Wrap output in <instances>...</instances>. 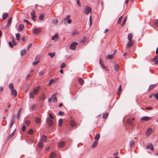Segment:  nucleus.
<instances>
[{
	"label": "nucleus",
	"mask_w": 158,
	"mask_h": 158,
	"mask_svg": "<svg viewBox=\"0 0 158 158\" xmlns=\"http://www.w3.org/2000/svg\"><path fill=\"white\" fill-rule=\"evenodd\" d=\"M89 22H90V26L92 23V19L91 15L89 16Z\"/></svg>",
	"instance_id": "obj_54"
},
{
	"label": "nucleus",
	"mask_w": 158,
	"mask_h": 158,
	"mask_svg": "<svg viewBox=\"0 0 158 158\" xmlns=\"http://www.w3.org/2000/svg\"><path fill=\"white\" fill-rule=\"evenodd\" d=\"M78 33V31L77 30H75L73 31L72 34L73 35H75L77 34Z\"/></svg>",
	"instance_id": "obj_42"
},
{
	"label": "nucleus",
	"mask_w": 158,
	"mask_h": 158,
	"mask_svg": "<svg viewBox=\"0 0 158 158\" xmlns=\"http://www.w3.org/2000/svg\"><path fill=\"white\" fill-rule=\"evenodd\" d=\"M26 50L25 49L22 50L21 51V55L22 56L25 55L26 53Z\"/></svg>",
	"instance_id": "obj_34"
},
{
	"label": "nucleus",
	"mask_w": 158,
	"mask_h": 158,
	"mask_svg": "<svg viewBox=\"0 0 158 158\" xmlns=\"http://www.w3.org/2000/svg\"><path fill=\"white\" fill-rule=\"evenodd\" d=\"M25 123L26 125H28L30 124V122L28 120L26 121Z\"/></svg>",
	"instance_id": "obj_62"
},
{
	"label": "nucleus",
	"mask_w": 158,
	"mask_h": 158,
	"mask_svg": "<svg viewBox=\"0 0 158 158\" xmlns=\"http://www.w3.org/2000/svg\"><path fill=\"white\" fill-rule=\"evenodd\" d=\"M66 67V64L64 63H63L61 65L60 67L61 68H64Z\"/></svg>",
	"instance_id": "obj_53"
},
{
	"label": "nucleus",
	"mask_w": 158,
	"mask_h": 158,
	"mask_svg": "<svg viewBox=\"0 0 158 158\" xmlns=\"http://www.w3.org/2000/svg\"><path fill=\"white\" fill-rule=\"evenodd\" d=\"M26 129V127L24 125H23L22 128V131H24Z\"/></svg>",
	"instance_id": "obj_57"
},
{
	"label": "nucleus",
	"mask_w": 158,
	"mask_h": 158,
	"mask_svg": "<svg viewBox=\"0 0 158 158\" xmlns=\"http://www.w3.org/2000/svg\"><path fill=\"white\" fill-rule=\"evenodd\" d=\"M35 106L34 104H33L32 105L31 108V109L32 110H33L35 108Z\"/></svg>",
	"instance_id": "obj_56"
},
{
	"label": "nucleus",
	"mask_w": 158,
	"mask_h": 158,
	"mask_svg": "<svg viewBox=\"0 0 158 158\" xmlns=\"http://www.w3.org/2000/svg\"><path fill=\"white\" fill-rule=\"evenodd\" d=\"M123 16H121L119 19L118 21V23L120 24L122 21V19H123Z\"/></svg>",
	"instance_id": "obj_47"
},
{
	"label": "nucleus",
	"mask_w": 158,
	"mask_h": 158,
	"mask_svg": "<svg viewBox=\"0 0 158 158\" xmlns=\"http://www.w3.org/2000/svg\"><path fill=\"white\" fill-rule=\"evenodd\" d=\"M65 144L64 141H61L58 143V146L59 148H62L64 147Z\"/></svg>",
	"instance_id": "obj_18"
},
{
	"label": "nucleus",
	"mask_w": 158,
	"mask_h": 158,
	"mask_svg": "<svg viewBox=\"0 0 158 158\" xmlns=\"http://www.w3.org/2000/svg\"><path fill=\"white\" fill-rule=\"evenodd\" d=\"M71 17V16L70 15H69L67 16V17H66L64 19V21L65 22L68 19H69Z\"/></svg>",
	"instance_id": "obj_58"
},
{
	"label": "nucleus",
	"mask_w": 158,
	"mask_h": 158,
	"mask_svg": "<svg viewBox=\"0 0 158 158\" xmlns=\"http://www.w3.org/2000/svg\"><path fill=\"white\" fill-rule=\"evenodd\" d=\"M12 20L11 17H10L8 21V25L9 26L11 23Z\"/></svg>",
	"instance_id": "obj_49"
},
{
	"label": "nucleus",
	"mask_w": 158,
	"mask_h": 158,
	"mask_svg": "<svg viewBox=\"0 0 158 158\" xmlns=\"http://www.w3.org/2000/svg\"><path fill=\"white\" fill-rule=\"evenodd\" d=\"M151 117L147 116H144L141 118V119L145 121H148L150 120Z\"/></svg>",
	"instance_id": "obj_13"
},
{
	"label": "nucleus",
	"mask_w": 158,
	"mask_h": 158,
	"mask_svg": "<svg viewBox=\"0 0 158 158\" xmlns=\"http://www.w3.org/2000/svg\"><path fill=\"white\" fill-rule=\"evenodd\" d=\"M133 37V35L131 33H129L127 36V39L129 41H132L131 40Z\"/></svg>",
	"instance_id": "obj_20"
},
{
	"label": "nucleus",
	"mask_w": 158,
	"mask_h": 158,
	"mask_svg": "<svg viewBox=\"0 0 158 158\" xmlns=\"http://www.w3.org/2000/svg\"><path fill=\"white\" fill-rule=\"evenodd\" d=\"M70 125L72 127H74L76 125V123L75 122V121L73 120H71L70 122Z\"/></svg>",
	"instance_id": "obj_21"
},
{
	"label": "nucleus",
	"mask_w": 158,
	"mask_h": 158,
	"mask_svg": "<svg viewBox=\"0 0 158 158\" xmlns=\"http://www.w3.org/2000/svg\"><path fill=\"white\" fill-rule=\"evenodd\" d=\"M98 141L97 140H95L94 141L92 145V148H95L97 145H98Z\"/></svg>",
	"instance_id": "obj_17"
},
{
	"label": "nucleus",
	"mask_w": 158,
	"mask_h": 158,
	"mask_svg": "<svg viewBox=\"0 0 158 158\" xmlns=\"http://www.w3.org/2000/svg\"><path fill=\"white\" fill-rule=\"evenodd\" d=\"M35 11L34 10H33L31 13V19L33 21L35 20Z\"/></svg>",
	"instance_id": "obj_10"
},
{
	"label": "nucleus",
	"mask_w": 158,
	"mask_h": 158,
	"mask_svg": "<svg viewBox=\"0 0 158 158\" xmlns=\"http://www.w3.org/2000/svg\"><path fill=\"white\" fill-rule=\"evenodd\" d=\"M134 43V42L133 41H129L127 45V48H129L132 47Z\"/></svg>",
	"instance_id": "obj_8"
},
{
	"label": "nucleus",
	"mask_w": 158,
	"mask_h": 158,
	"mask_svg": "<svg viewBox=\"0 0 158 158\" xmlns=\"http://www.w3.org/2000/svg\"><path fill=\"white\" fill-rule=\"evenodd\" d=\"M122 87L121 85H120L119 87V88L118 90V93H120L121 91Z\"/></svg>",
	"instance_id": "obj_52"
},
{
	"label": "nucleus",
	"mask_w": 158,
	"mask_h": 158,
	"mask_svg": "<svg viewBox=\"0 0 158 158\" xmlns=\"http://www.w3.org/2000/svg\"><path fill=\"white\" fill-rule=\"evenodd\" d=\"M52 99L53 102H55L57 101V98L56 96H55L54 94H53L52 96Z\"/></svg>",
	"instance_id": "obj_26"
},
{
	"label": "nucleus",
	"mask_w": 158,
	"mask_h": 158,
	"mask_svg": "<svg viewBox=\"0 0 158 158\" xmlns=\"http://www.w3.org/2000/svg\"><path fill=\"white\" fill-rule=\"evenodd\" d=\"M114 56V53L111 55H109L106 56V58L107 59H110Z\"/></svg>",
	"instance_id": "obj_29"
},
{
	"label": "nucleus",
	"mask_w": 158,
	"mask_h": 158,
	"mask_svg": "<svg viewBox=\"0 0 158 158\" xmlns=\"http://www.w3.org/2000/svg\"><path fill=\"white\" fill-rule=\"evenodd\" d=\"M135 142L134 141H131L130 142L129 146L130 147L132 148L134 145Z\"/></svg>",
	"instance_id": "obj_36"
},
{
	"label": "nucleus",
	"mask_w": 158,
	"mask_h": 158,
	"mask_svg": "<svg viewBox=\"0 0 158 158\" xmlns=\"http://www.w3.org/2000/svg\"><path fill=\"white\" fill-rule=\"evenodd\" d=\"M15 119L13 118V116L12 117V120H11V121L10 126V128H11L12 127V126L15 123Z\"/></svg>",
	"instance_id": "obj_27"
},
{
	"label": "nucleus",
	"mask_w": 158,
	"mask_h": 158,
	"mask_svg": "<svg viewBox=\"0 0 158 158\" xmlns=\"http://www.w3.org/2000/svg\"><path fill=\"white\" fill-rule=\"evenodd\" d=\"M63 123V119L62 118H60L58 122V125L60 127L61 126Z\"/></svg>",
	"instance_id": "obj_32"
},
{
	"label": "nucleus",
	"mask_w": 158,
	"mask_h": 158,
	"mask_svg": "<svg viewBox=\"0 0 158 158\" xmlns=\"http://www.w3.org/2000/svg\"><path fill=\"white\" fill-rule=\"evenodd\" d=\"M58 19L56 18L54 19L53 21V23L54 24L58 23Z\"/></svg>",
	"instance_id": "obj_45"
},
{
	"label": "nucleus",
	"mask_w": 158,
	"mask_h": 158,
	"mask_svg": "<svg viewBox=\"0 0 158 158\" xmlns=\"http://www.w3.org/2000/svg\"><path fill=\"white\" fill-rule=\"evenodd\" d=\"M100 137V135L99 133L97 134L94 138L95 140L98 141Z\"/></svg>",
	"instance_id": "obj_23"
},
{
	"label": "nucleus",
	"mask_w": 158,
	"mask_h": 158,
	"mask_svg": "<svg viewBox=\"0 0 158 158\" xmlns=\"http://www.w3.org/2000/svg\"><path fill=\"white\" fill-rule=\"evenodd\" d=\"M33 132V130L32 129H31L29 130V131H28V133L30 135H32V134Z\"/></svg>",
	"instance_id": "obj_50"
},
{
	"label": "nucleus",
	"mask_w": 158,
	"mask_h": 158,
	"mask_svg": "<svg viewBox=\"0 0 158 158\" xmlns=\"http://www.w3.org/2000/svg\"><path fill=\"white\" fill-rule=\"evenodd\" d=\"M47 139V137L44 135H43L42 136H41L40 137V141L42 142H45Z\"/></svg>",
	"instance_id": "obj_9"
},
{
	"label": "nucleus",
	"mask_w": 158,
	"mask_h": 158,
	"mask_svg": "<svg viewBox=\"0 0 158 158\" xmlns=\"http://www.w3.org/2000/svg\"><path fill=\"white\" fill-rule=\"evenodd\" d=\"M66 21H67V22L69 24H70L72 22L71 19H68Z\"/></svg>",
	"instance_id": "obj_59"
},
{
	"label": "nucleus",
	"mask_w": 158,
	"mask_h": 158,
	"mask_svg": "<svg viewBox=\"0 0 158 158\" xmlns=\"http://www.w3.org/2000/svg\"><path fill=\"white\" fill-rule=\"evenodd\" d=\"M134 119L133 118L128 119L127 121V123L131 126H134Z\"/></svg>",
	"instance_id": "obj_3"
},
{
	"label": "nucleus",
	"mask_w": 158,
	"mask_h": 158,
	"mask_svg": "<svg viewBox=\"0 0 158 158\" xmlns=\"http://www.w3.org/2000/svg\"><path fill=\"white\" fill-rule=\"evenodd\" d=\"M56 154L54 152H52L51 153L50 157L51 158H53L56 156Z\"/></svg>",
	"instance_id": "obj_44"
},
{
	"label": "nucleus",
	"mask_w": 158,
	"mask_h": 158,
	"mask_svg": "<svg viewBox=\"0 0 158 158\" xmlns=\"http://www.w3.org/2000/svg\"><path fill=\"white\" fill-rule=\"evenodd\" d=\"M32 46L31 44H30L27 47V50H28Z\"/></svg>",
	"instance_id": "obj_61"
},
{
	"label": "nucleus",
	"mask_w": 158,
	"mask_h": 158,
	"mask_svg": "<svg viewBox=\"0 0 158 158\" xmlns=\"http://www.w3.org/2000/svg\"><path fill=\"white\" fill-rule=\"evenodd\" d=\"M156 86V84L151 85L149 88V89L151 90L153 89Z\"/></svg>",
	"instance_id": "obj_40"
},
{
	"label": "nucleus",
	"mask_w": 158,
	"mask_h": 158,
	"mask_svg": "<svg viewBox=\"0 0 158 158\" xmlns=\"http://www.w3.org/2000/svg\"><path fill=\"white\" fill-rule=\"evenodd\" d=\"M9 46L11 48H13V46L12 44V42H9Z\"/></svg>",
	"instance_id": "obj_64"
},
{
	"label": "nucleus",
	"mask_w": 158,
	"mask_h": 158,
	"mask_svg": "<svg viewBox=\"0 0 158 158\" xmlns=\"http://www.w3.org/2000/svg\"><path fill=\"white\" fill-rule=\"evenodd\" d=\"M91 9L90 7L87 6L84 9V13L86 15H88L89 13H91Z\"/></svg>",
	"instance_id": "obj_2"
},
{
	"label": "nucleus",
	"mask_w": 158,
	"mask_h": 158,
	"mask_svg": "<svg viewBox=\"0 0 158 158\" xmlns=\"http://www.w3.org/2000/svg\"><path fill=\"white\" fill-rule=\"evenodd\" d=\"M78 82L81 85H82L84 84V80L82 78H79L78 79Z\"/></svg>",
	"instance_id": "obj_28"
},
{
	"label": "nucleus",
	"mask_w": 158,
	"mask_h": 158,
	"mask_svg": "<svg viewBox=\"0 0 158 158\" xmlns=\"http://www.w3.org/2000/svg\"><path fill=\"white\" fill-rule=\"evenodd\" d=\"M114 69L116 71H118L119 70V66L118 64H117L114 67Z\"/></svg>",
	"instance_id": "obj_33"
},
{
	"label": "nucleus",
	"mask_w": 158,
	"mask_h": 158,
	"mask_svg": "<svg viewBox=\"0 0 158 158\" xmlns=\"http://www.w3.org/2000/svg\"><path fill=\"white\" fill-rule=\"evenodd\" d=\"M152 131V128H148L146 131V135L148 136H149V135H150L151 134Z\"/></svg>",
	"instance_id": "obj_14"
},
{
	"label": "nucleus",
	"mask_w": 158,
	"mask_h": 158,
	"mask_svg": "<svg viewBox=\"0 0 158 158\" xmlns=\"http://www.w3.org/2000/svg\"><path fill=\"white\" fill-rule=\"evenodd\" d=\"M23 21L27 23V24H29L30 25L31 24V23L27 19H24L23 20Z\"/></svg>",
	"instance_id": "obj_55"
},
{
	"label": "nucleus",
	"mask_w": 158,
	"mask_h": 158,
	"mask_svg": "<svg viewBox=\"0 0 158 158\" xmlns=\"http://www.w3.org/2000/svg\"><path fill=\"white\" fill-rule=\"evenodd\" d=\"M99 63L102 68L107 70V71H109V69L107 68V67L104 65L103 61L101 59H100L99 60Z\"/></svg>",
	"instance_id": "obj_5"
},
{
	"label": "nucleus",
	"mask_w": 158,
	"mask_h": 158,
	"mask_svg": "<svg viewBox=\"0 0 158 158\" xmlns=\"http://www.w3.org/2000/svg\"><path fill=\"white\" fill-rule=\"evenodd\" d=\"M35 119V121L36 124L39 123L40 122V118L38 117H36L34 118Z\"/></svg>",
	"instance_id": "obj_25"
},
{
	"label": "nucleus",
	"mask_w": 158,
	"mask_h": 158,
	"mask_svg": "<svg viewBox=\"0 0 158 158\" xmlns=\"http://www.w3.org/2000/svg\"><path fill=\"white\" fill-rule=\"evenodd\" d=\"M127 17L126 16V17H125V18L123 20V23L122 24V25H121V26L122 27H123L124 26V25L126 22V21L127 20Z\"/></svg>",
	"instance_id": "obj_30"
},
{
	"label": "nucleus",
	"mask_w": 158,
	"mask_h": 158,
	"mask_svg": "<svg viewBox=\"0 0 158 158\" xmlns=\"http://www.w3.org/2000/svg\"><path fill=\"white\" fill-rule=\"evenodd\" d=\"M46 122L47 124L50 126L51 127L53 125V122L52 120H51L49 118H47Z\"/></svg>",
	"instance_id": "obj_6"
},
{
	"label": "nucleus",
	"mask_w": 158,
	"mask_h": 158,
	"mask_svg": "<svg viewBox=\"0 0 158 158\" xmlns=\"http://www.w3.org/2000/svg\"><path fill=\"white\" fill-rule=\"evenodd\" d=\"M15 35L16 40H19L20 39V36L19 34V33H16V34Z\"/></svg>",
	"instance_id": "obj_41"
},
{
	"label": "nucleus",
	"mask_w": 158,
	"mask_h": 158,
	"mask_svg": "<svg viewBox=\"0 0 158 158\" xmlns=\"http://www.w3.org/2000/svg\"><path fill=\"white\" fill-rule=\"evenodd\" d=\"M24 27V25L22 24H20L19 27V31H22Z\"/></svg>",
	"instance_id": "obj_19"
},
{
	"label": "nucleus",
	"mask_w": 158,
	"mask_h": 158,
	"mask_svg": "<svg viewBox=\"0 0 158 158\" xmlns=\"http://www.w3.org/2000/svg\"><path fill=\"white\" fill-rule=\"evenodd\" d=\"M11 91V93L12 95L14 96V97H16L17 94V92L15 89H13L10 90Z\"/></svg>",
	"instance_id": "obj_16"
},
{
	"label": "nucleus",
	"mask_w": 158,
	"mask_h": 158,
	"mask_svg": "<svg viewBox=\"0 0 158 158\" xmlns=\"http://www.w3.org/2000/svg\"><path fill=\"white\" fill-rule=\"evenodd\" d=\"M12 43H13V44L14 45H16L17 43L15 41L14 39H13L12 40Z\"/></svg>",
	"instance_id": "obj_51"
},
{
	"label": "nucleus",
	"mask_w": 158,
	"mask_h": 158,
	"mask_svg": "<svg viewBox=\"0 0 158 158\" xmlns=\"http://www.w3.org/2000/svg\"><path fill=\"white\" fill-rule=\"evenodd\" d=\"M77 43L76 42H73L70 46L69 48L71 50H75L76 48V46L77 45Z\"/></svg>",
	"instance_id": "obj_4"
},
{
	"label": "nucleus",
	"mask_w": 158,
	"mask_h": 158,
	"mask_svg": "<svg viewBox=\"0 0 158 158\" xmlns=\"http://www.w3.org/2000/svg\"><path fill=\"white\" fill-rule=\"evenodd\" d=\"M42 142H41L40 141V142H39L38 143V146L40 148H42L43 147V143Z\"/></svg>",
	"instance_id": "obj_39"
},
{
	"label": "nucleus",
	"mask_w": 158,
	"mask_h": 158,
	"mask_svg": "<svg viewBox=\"0 0 158 158\" xmlns=\"http://www.w3.org/2000/svg\"><path fill=\"white\" fill-rule=\"evenodd\" d=\"M58 35L57 33L55 34L52 37V40H54L56 38L58 37Z\"/></svg>",
	"instance_id": "obj_46"
},
{
	"label": "nucleus",
	"mask_w": 158,
	"mask_h": 158,
	"mask_svg": "<svg viewBox=\"0 0 158 158\" xmlns=\"http://www.w3.org/2000/svg\"><path fill=\"white\" fill-rule=\"evenodd\" d=\"M8 16V14L7 13H3L2 15V19L3 20H5Z\"/></svg>",
	"instance_id": "obj_22"
},
{
	"label": "nucleus",
	"mask_w": 158,
	"mask_h": 158,
	"mask_svg": "<svg viewBox=\"0 0 158 158\" xmlns=\"http://www.w3.org/2000/svg\"><path fill=\"white\" fill-rule=\"evenodd\" d=\"M22 107H20L19 110L18 111L17 114V119H19L20 117V116L22 111Z\"/></svg>",
	"instance_id": "obj_12"
},
{
	"label": "nucleus",
	"mask_w": 158,
	"mask_h": 158,
	"mask_svg": "<svg viewBox=\"0 0 158 158\" xmlns=\"http://www.w3.org/2000/svg\"><path fill=\"white\" fill-rule=\"evenodd\" d=\"M151 60L152 61H154L155 64H158V55H156Z\"/></svg>",
	"instance_id": "obj_7"
},
{
	"label": "nucleus",
	"mask_w": 158,
	"mask_h": 158,
	"mask_svg": "<svg viewBox=\"0 0 158 158\" xmlns=\"http://www.w3.org/2000/svg\"><path fill=\"white\" fill-rule=\"evenodd\" d=\"M9 89L10 90L14 89V85L13 83H11L9 85Z\"/></svg>",
	"instance_id": "obj_35"
},
{
	"label": "nucleus",
	"mask_w": 158,
	"mask_h": 158,
	"mask_svg": "<svg viewBox=\"0 0 158 158\" xmlns=\"http://www.w3.org/2000/svg\"><path fill=\"white\" fill-rule=\"evenodd\" d=\"M41 30L40 29L35 28L33 30V32L35 34H38L40 33Z\"/></svg>",
	"instance_id": "obj_15"
},
{
	"label": "nucleus",
	"mask_w": 158,
	"mask_h": 158,
	"mask_svg": "<svg viewBox=\"0 0 158 158\" xmlns=\"http://www.w3.org/2000/svg\"><path fill=\"white\" fill-rule=\"evenodd\" d=\"M45 98L44 94H43L41 95V97H40V99L42 100H44Z\"/></svg>",
	"instance_id": "obj_43"
},
{
	"label": "nucleus",
	"mask_w": 158,
	"mask_h": 158,
	"mask_svg": "<svg viewBox=\"0 0 158 158\" xmlns=\"http://www.w3.org/2000/svg\"><path fill=\"white\" fill-rule=\"evenodd\" d=\"M108 115V113L106 112V113L104 114L103 115L102 117L104 118H106L107 117Z\"/></svg>",
	"instance_id": "obj_38"
},
{
	"label": "nucleus",
	"mask_w": 158,
	"mask_h": 158,
	"mask_svg": "<svg viewBox=\"0 0 158 158\" xmlns=\"http://www.w3.org/2000/svg\"><path fill=\"white\" fill-rule=\"evenodd\" d=\"M40 88V87L37 86L35 87L33 89V92H31L29 93V97L31 98H33L34 97V95L38 94Z\"/></svg>",
	"instance_id": "obj_1"
},
{
	"label": "nucleus",
	"mask_w": 158,
	"mask_h": 158,
	"mask_svg": "<svg viewBox=\"0 0 158 158\" xmlns=\"http://www.w3.org/2000/svg\"><path fill=\"white\" fill-rule=\"evenodd\" d=\"M146 148L147 149H150L151 150L153 151L154 148L152 144L151 143H149L146 146Z\"/></svg>",
	"instance_id": "obj_11"
},
{
	"label": "nucleus",
	"mask_w": 158,
	"mask_h": 158,
	"mask_svg": "<svg viewBox=\"0 0 158 158\" xmlns=\"http://www.w3.org/2000/svg\"><path fill=\"white\" fill-rule=\"evenodd\" d=\"M155 98L157 99H158V92L156 94L154 95Z\"/></svg>",
	"instance_id": "obj_60"
},
{
	"label": "nucleus",
	"mask_w": 158,
	"mask_h": 158,
	"mask_svg": "<svg viewBox=\"0 0 158 158\" xmlns=\"http://www.w3.org/2000/svg\"><path fill=\"white\" fill-rule=\"evenodd\" d=\"M44 17V15L43 14H41L39 17V19L40 20H43Z\"/></svg>",
	"instance_id": "obj_31"
},
{
	"label": "nucleus",
	"mask_w": 158,
	"mask_h": 158,
	"mask_svg": "<svg viewBox=\"0 0 158 158\" xmlns=\"http://www.w3.org/2000/svg\"><path fill=\"white\" fill-rule=\"evenodd\" d=\"M54 79H51L48 84V85H50L53 83V82H54Z\"/></svg>",
	"instance_id": "obj_48"
},
{
	"label": "nucleus",
	"mask_w": 158,
	"mask_h": 158,
	"mask_svg": "<svg viewBox=\"0 0 158 158\" xmlns=\"http://www.w3.org/2000/svg\"><path fill=\"white\" fill-rule=\"evenodd\" d=\"M64 114V112L61 111H60L58 113V114L59 115H62Z\"/></svg>",
	"instance_id": "obj_63"
},
{
	"label": "nucleus",
	"mask_w": 158,
	"mask_h": 158,
	"mask_svg": "<svg viewBox=\"0 0 158 158\" xmlns=\"http://www.w3.org/2000/svg\"><path fill=\"white\" fill-rule=\"evenodd\" d=\"M55 52H52L51 53H49L48 55L50 56L51 58H52L55 55Z\"/></svg>",
	"instance_id": "obj_37"
},
{
	"label": "nucleus",
	"mask_w": 158,
	"mask_h": 158,
	"mask_svg": "<svg viewBox=\"0 0 158 158\" xmlns=\"http://www.w3.org/2000/svg\"><path fill=\"white\" fill-rule=\"evenodd\" d=\"M15 130H14V131H13V132L11 133V134H10V135H9L8 137H7V139L8 140H9L10 138L12 137L14 135V133L15 132Z\"/></svg>",
	"instance_id": "obj_24"
}]
</instances>
